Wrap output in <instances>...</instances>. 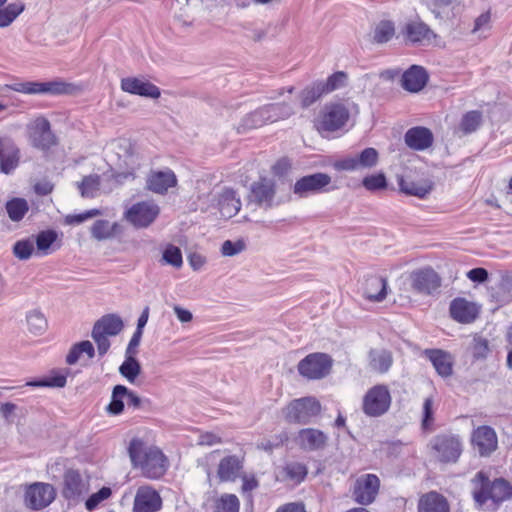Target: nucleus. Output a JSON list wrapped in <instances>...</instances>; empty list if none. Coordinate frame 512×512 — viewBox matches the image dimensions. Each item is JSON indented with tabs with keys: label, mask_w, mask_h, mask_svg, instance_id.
Segmentation results:
<instances>
[{
	"label": "nucleus",
	"mask_w": 512,
	"mask_h": 512,
	"mask_svg": "<svg viewBox=\"0 0 512 512\" xmlns=\"http://www.w3.org/2000/svg\"><path fill=\"white\" fill-rule=\"evenodd\" d=\"M473 497L480 508L495 509L498 503L512 497V487L504 479L490 482L484 473H477Z\"/></svg>",
	"instance_id": "2"
},
{
	"label": "nucleus",
	"mask_w": 512,
	"mask_h": 512,
	"mask_svg": "<svg viewBox=\"0 0 512 512\" xmlns=\"http://www.w3.org/2000/svg\"><path fill=\"white\" fill-rule=\"evenodd\" d=\"M4 89L28 95H62L70 93L72 85L63 81H25L5 85Z\"/></svg>",
	"instance_id": "4"
},
{
	"label": "nucleus",
	"mask_w": 512,
	"mask_h": 512,
	"mask_svg": "<svg viewBox=\"0 0 512 512\" xmlns=\"http://www.w3.org/2000/svg\"><path fill=\"white\" fill-rule=\"evenodd\" d=\"M161 261L176 269L181 268L183 265V257L180 248L173 244H168L162 252Z\"/></svg>",
	"instance_id": "46"
},
{
	"label": "nucleus",
	"mask_w": 512,
	"mask_h": 512,
	"mask_svg": "<svg viewBox=\"0 0 512 512\" xmlns=\"http://www.w3.org/2000/svg\"><path fill=\"white\" fill-rule=\"evenodd\" d=\"M57 233L53 230L41 231L36 236V246L39 253L43 255L48 254L51 245L56 241Z\"/></svg>",
	"instance_id": "51"
},
{
	"label": "nucleus",
	"mask_w": 512,
	"mask_h": 512,
	"mask_svg": "<svg viewBox=\"0 0 512 512\" xmlns=\"http://www.w3.org/2000/svg\"><path fill=\"white\" fill-rule=\"evenodd\" d=\"M364 295L367 299L381 302L387 295V281L377 275H369L365 279Z\"/></svg>",
	"instance_id": "29"
},
{
	"label": "nucleus",
	"mask_w": 512,
	"mask_h": 512,
	"mask_svg": "<svg viewBox=\"0 0 512 512\" xmlns=\"http://www.w3.org/2000/svg\"><path fill=\"white\" fill-rule=\"evenodd\" d=\"M177 184L175 173L171 169L161 171H151L148 175L146 187L148 190L157 193L165 194L169 188Z\"/></svg>",
	"instance_id": "24"
},
{
	"label": "nucleus",
	"mask_w": 512,
	"mask_h": 512,
	"mask_svg": "<svg viewBox=\"0 0 512 512\" xmlns=\"http://www.w3.org/2000/svg\"><path fill=\"white\" fill-rule=\"evenodd\" d=\"M391 405V395L384 385H376L369 389L363 398V412L370 417L385 414Z\"/></svg>",
	"instance_id": "9"
},
{
	"label": "nucleus",
	"mask_w": 512,
	"mask_h": 512,
	"mask_svg": "<svg viewBox=\"0 0 512 512\" xmlns=\"http://www.w3.org/2000/svg\"><path fill=\"white\" fill-rule=\"evenodd\" d=\"M426 354L440 376L448 377L452 374V360L448 353L442 350H427Z\"/></svg>",
	"instance_id": "33"
},
{
	"label": "nucleus",
	"mask_w": 512,
	"mask_h": 512,
	"mask_svg": "<svg viewBox=\"0 0 512 512\" xmlns=\"http://www.w3.org/2000/svg\"><path fill=\"white\" fill-rule=\"evenodd\" d=\"M261 107L256 109L255 111L247 114L241 121L240 125L238 126L239 132H244L249 129H254L263 126L266 124V119L264 117V114L262 115Z\"/></svg>",
	"instance_id": "47"
},
{
	"label": "nucleus",
	"mask_w": 512,
	"mask_h": 512,
	"mask_svg": "<svg viewBox=\"0 0 512 512\" xmlns=\"http://www.w3.org/2000/svg\"><path fill=\"white\" fill-rule=\"evenodd\" d=\"M333 359L325 353H311L297 365L299 374L308 380H318L326 377L332 368Z\"/></svg>",
	"instance_id": "5"
},
{
	"label": "nucleus",
	"mask_w": 512,
	"mask_h": 512,
	"mask_svg": "<svg viewBox=\"0 0 512 512\" xmlns=\"http://www.w3.org/2000/svg\"><path fill=\"white\" fill-rule=\"evenodd\" d=\"M434 409H433V399L428 397L424 400L423 403V415L421 425L424 430H428L431 428L434 422Z\"/></svg>",
	"instance_id": "59"
},
{
	"label": "nucleus",
	"mask_w": 512,
	"mask_h": 512,
	"mask_svg": "<svg viewBox=\"0 0 512 512\" xmlns=\"http://www.w3.org/2000/svg\"><path fill=\"white\" fill-rule=\"evenodd\" d=\"M412 289L423 295H432L441 286V278L438 273L430 267L418 269L410 274Z\"/></svg>",
	"instance_id": "15"
},
{
	"label": "nucleus",
	"mask_w": 512,
	"mask_h": 512,
	"mask_svg": "<svg viewBox=\"0 0 512 512\" xmlns=\"http://www.w3.org/2000/svg\"><path fill=\"white\" fill-rule=\"evenodd\" d=\"M404 140L409 148L422 151L432 145L433 134L428 128L413 127L405 133Z\"/></svg>",
	"instance_id": "27"
},
{
	"label": "nucleus",
	"mask_w": 512,
	"mask_h": 512,
	"mask_svg": "<svg viewBox=\"0 0 512 512\" xmlns=\"http://www.w3.org/2000/svg\"><path fill=\"white\" fill-rule=\"evenodd\" d=\"M451 317L459 323L473 322L479 313L475 303L465 298H456L450 303L449 307Z\"/></svg>",
	"instance_id": "25"
},
{
	"label": "nucleus",
	"mask_w": 512,
	"mask_h": 512,
	"mask_svg": "<svg viewBox=\"0 0 512 512\" xmlns=\"http://www.w3.org/2000/svg\"><path fill=\"white\" fill-rule=\"evenodd\" d=\"M321 405L312 397L296 399L285 409V416L289 422L307 424L313 417L319 415Z\"/></svg>",
	"instance_id": "8"
},
{
	"label": "nucleus",
	"mask_w": 512,
	"mask_h": 512,
	"mask_svg": "<svg viewBox=\"0 0 512 512\" xmlns=\"http://www.w3.org/2000/svg\"><path fill=\"white\" fill-rule=\"evenodd\" d=\"M29 138L36 148L47 150L56 144L50 122L44 117L36 118L29 126Z\"/></svg>",
	"instance_id": "16"
},
{
	"label": "nucleus",
	"mask_w": 512,
	"mask_h": 512,
	"mask_svg": "<svg viewBox=\"0 0 512 512\" xmlns=\"http://www.w3.org/2000/svg\"><path fill=\"white\" fill-rule=\"evenodd\" d=\"M28 203L25 199L14 198L6 203V210L12 221H20L28 211Z\"/></svg>",
	"instance_id": "45"
},
{
	"label": "nucleus",
	"mask_w": 512,
	"mask_h": 512,
	"mask_svg": "<svg viewBox=\"0 0 512 512\" xmlns=\"http://www.w3.org/2000/svg\"><path fill=\"white\" fill-rule=\"evenodd\" d=\"M432 457L440 463H456L463 451L460 436L455 434H439L429 442Z\"/></svg>",
	"instance_id": "3"
},
{
	"label": "nucleus",
	"mask_w": 512,
	"mask_h": 512,
	"mask_svg": "<svg viewBox=\"0 0 512 512\" xmlns=\"http://www.w3.org/2000/svg\"><path fill=\"white\" fill-rule=\"evenodd\" d=\"M419 512H449V504L444 496L437 492L423 495L418 503Z\"/></svg>",
	"instance_id": "30"
},
{
	"label": "nucleus",
	"mask_w": 512,
	"mask_h": 512,
	"mask_svg": "<svg viewBox=\"0 0 512 512\" xmlns=\"http://www.w3.org/2000/svg\"><path fill=\"white\" fill-rule=\"evenodd\" d=\"M480 123L481 113L478 111H470L463 116L460 127L465 133H471L479 127Z\"/></svg>",
	"instance_id": "55"
},
{
	"label": "nucleus",
	"mask_w": 512,
	"mask_h": 512,
	"mask_svg": "<svg viewBox=\"0 0 512 512\" xmlns=\"http://www.w3.org/2000/svg\"><path fill=\"white\" fill-rule=\"evenodd\" d=\"M119 225L108 220H97L90 228L91 235L98 241H103L113 238L119 232Z\"/></svg>",
	"instance_id": "35"
},
{
	"label": "nucleus",
	"mask_w": 512,
	"mask_h": 512,
	"mask_svg": "<svg viewBox=\"0 0 512 512\" xmlns=\"http://www.w3.org/2000/svg\"><path fill=\"white\" fill-rule=\"evenodd\" d=\"M262 115L266 122H276L281 119H286L294 114L293 107L288 103H273L261 107Z\"/></svg>",
	"instance_id": "34"
},
{
	"label": "nucleus",
	"mask_w": 512,
	"mask_h": 512,
	"mask_svg": "<svg viewBox=\"0 0 512 512\" xmlns=\"http://www.w3.org/2000/svg\"><path fill=\"white\" fill-rule=\"evenodd\" d=\"M89 481L73 469L64 474L63 497L73 503H79L89 492Z\"/></svg>",
	"instance_id": "14"
},
{
	"label": "nucleus",
	"mask_w": 512,
	"mask_h": 512,
	"mask_svg": "<svg viewBox=\"0 0 512 512\" xmlns=\"http://www.w3.org/2000/svg\"><path fill=\"white\" fill-rule=\"evenodd\" d=\"M55 497L56 491L51 484L35 482L26 488L24 503L32 510H41L49 506Z\"/></svg>",
	"instance_id": "11"
},
{
	"label": "nucleus",
	"mask_w": 512,
	"mask_h": 512,
	"mask_svg": "<svg viewBox=\"0 0 512 512\" xmlns=\"http://www.w3.org/2000/svg\"><path fill=\"white\" fill-rule=\"evenodd\" d=\"M349 119V111L342 104H327L315 121L320 132H334L342 128Z\"/></svg>",
	"instance_id": "6"
},
{
	"label": "nucleus",
	"mask_w": 512,
	"mask_h": 512,
	"mask_svg": "<svg viewBox=\"0 0 512 512\" xmlns=\"http://www.w3.org/2000/svg\"><path fill=\"white\" fill-rule=\"evenodd\" d=\"M221 443V437L213 432L201 433L197 439V444L200 446H213Z\"/></svg>",
	"instance_id": "64"
},
{
	"label": "nucleus",
	"mask_w": 512,
	"mask_h": 512,
	"mask_svg": "<svg viewBox=\"0 0 512 512\" xmlns=\"http://www.w3.org/2000/svg\"><path fill=\"white\" fill-rule=\"evenodd\" d=\"M34 251V242L30 239L17 241L13 246V254L20 260H27Z\"/></svg>",
	"instance_id": "54"
},
{
	"label": "nucleus",
	"mask_w": 512,
	"mask_h": 512,
	"mask_svg": "<svg viewBox=\"0 0 512 512\" xmlns=\"http://www.w3.org/2000/svg\"><path fill=\"white\" fill-rule=\"evenodd\" d=\"M489 342L482 337H475L472 344V354L475 359H484L488 355Z\"/></svg>",
	"instance_id": "58"
},
{
	"label": "nucleus",
	"mask_w": 512,
	"mask_h": 512,
	"mask_svg": "<svg viewBox=\"0 0 512 512\" xmlns=\"http://www.w3.org/2000/svg\"><path fill=\"white\" fill-rule=\"evenodd\" d=\"M295 441L304 450L316 451L326 446L328 436L321 430L305 428L298 432Z\"/></svg>",
	"instance_id": "23"
},
{
	"label": "nucleus",
	"mask_w": 512,
	"mask_h": 512,
	"mask_svg": "<svg viewBox=\"0 0 512 512\" xmlns=\"http://www.w3.org/2000/svg\"><path fill=\"white\" fill-rule=\"evenodd\" d=\"M395 33L394 25L391 21H381L374 30L373 39L377 43H385L389 41Z\"/></svg>",
	"instance_id": "49"
},
{
	"label": "nucleus",
	"mask_w": 512,
	"mask_h": 512,
	"mask_svg": "<svg viewBox=\"0 0 512 512\" xmlns=\"http://www.w3.org/2000/svg\"><path fill=\"white\" fill-rule=\"evenodd\" d=\"M379 154L372 147L365 148L359 155L347 156L334 162L337 171H356L371 169L378 163Z\"/></svg>",
	"instance_id": "13"
},
{
	"label": "nucleus",
	"mask_w": 512,
	"mask_h": 512,
	"mask_svg": "<svg viewBox=\"0 0 512 512\" xmlns=\"http://www.w3.org/2000/svg\"><path fill=\"white\" fill-rule=\"evenodd\" d=\"M240 502L234 494H223L216 502L215 512H239Z\"/></svg>",
	"instance_id": "50"
},
{
	"label": "nucleus",
	"mask_w": 512,
	"mask_h": 512,
	"mask_svg": "<svg viewBox=\"0 0 512 512\" xmlns=\"http://www.w3.org/2000/svg\"><path fill=\"white\" fill-rule=\"evenodd\" d=\"M406 38L413 43H428L435 37L430 28L419 21H412L406 24L405 27Z\"/></svg>",
	"instance_id": "31"
},
{
	"label": "nucleus",
	"mask_w": 512,
	"mask_h": 512,
	"mask_svg": "<svg viewBox=\"0 0 512 512\" xmlns=\"http://www.w3.org/2000/svg\"><path fill=\"white\" fill-rule=\"evenodd\" d=\"M211 201L219 210L221 216L231 218L241 209V199L239 194L232 188H215L211 194Z\"/></svg>",
	"instance_id": "10"
},
{
	"label": "nucleus",
	"mask_w": 512,
	"mask_h": 512,
	"mask_svg": "<svg viewBox=\"0 0 512 512\" xmlns=\"http://www.w3.org/2000/svg\"><path fill=\"white\" fill-rule=\"evenodd\" d=\"M125 393H127V387L124 385H116L113 388L111 401L107 406V412L112 415H119L124 410Z\"/></svg>",
	"instance_id": "42"
},
{
	"label": "nucleus",
	"mask_w": 512,
	"mask_h": 512,
	"mask_svg": "<svg viewBox=\"0 0 512 512\" xmlns=\"http://www.w3.org/2000/svg\"><path fill=\"white\" fill-rule=\"evenodd\" d=\"M331 183V177L326 173H314L298 179L293 186V193L299 198L329 191L326 187Z\"/></svg>",
	"instance_id": "12"
},
{
	"label": "nucleus",
	"mask_w": 512,
	"mask_h": 512,
	"mask_svg": "<svg viewBox=\"0 0 512 512\" xmlns=\"http://www.w3.org/2000/svg\"><path fill=\"white\" fill-rule=\"evenodd\" d=\"M400 191L411 196L424 198L430 192V186L414 182L405 177L398 178Z\"/></svg>",
	"instance_id": "39"
},
{
	"label": "nucleus",
	"mask_w": 512,
	"mask_h": 512,
	"mask_svg": "<svg viewBox=\"0 0 512 512\" xmlns=\"http://www.w3.org/2000/svg\"><path fill=\"white\" fill-rule=\"evenodd\" d=\"M24 8L22 2L10 3L4 8H0V27L9 26L24 11Z\"/></svg>",
	"instance_id": "43"
},
{
	"label": "nucleus",
	"mask_w": 512,
	"mask_h": 512,
	"mask_svg": "<svg viewBox=\"0 0 512 512\" xmlns=\"http://www.w3.org/2000/svg\"><path fill=\"white\" fill-rule=\"evenodd\" d=\"M112 494L109 487H102L98 492L92 494L85 502L88 511L96 509L103 501L107 500Z\"/></svg>",
	"instance_id": "56"
},
{
	"label": "nucleus",
	"mask_w": 512,
	"mask_h": 512,
	"mask_svg": "<svg viewBox=\"0 0 512 512\" xmlns=\"http://www.w3.org/2000/svg\"><path fill=\"white\" fill-rule=\"evenodd\" d=\"M325 93L322 81H317L305 87L299 94L302 108H308L319 100Z\"/></svg>",
	"instance_id": "37"
},
{
	"label": "nucleus",
	"mask_w": 512,
	"mask_h": 512,
	"mask_svg": "<svg viewBox=\"0 0 512 512\" xmlns=\"http://www.w3.org/2000/svg\"><path fill=\"white\" fill-rule=\"evenodd\" d=\"M91 337L97 345V351L99 356H104L110 348V341L108 339L109 335L103 334L100 331L92 329Z\"/></svg>",
	"instance_id": "61"
},
{
	"label": "nucleus",
	"mask_w": 512,
	"mask_h": 512,
	"mask_svg": "<svg viewBox=\"0 0 512 512\" xmlns=\"http://www.w3.org/2000/svg\"><path fill=\"white\" fill-rule=\"evenodd\" d=\"M162 507V498L159 493L150 486H140L137 489L133 512H157Z\"/></svg>",
	"instance_id": "18"
},
{
	"label": "nucleus",
	"mask_w": 512,
	"mask_h": 512,
	"mask_svg": "<svg viewBox=\"0 0 512 512\" xmlns=\"http://www.w3.org/2000/svg\"><path fill=\"white\" fill-rule=\"evenodd\" d=\"M101 212L100 210L98 209H91V210H88L84 213H80V214H74V215H67L65 217V223L68 224V225H78L84 221H86L87 219H90V218H93L97 215H100Z\"/></svg>",
	"instance_id": "62"
},
{
	"label": "nucleus",
	"mask_w": 512,
	"mask_h": 512,
	"mask_svg": "<svg viewBox=\"0 0 512 512\" xmlns=\"http://www.w3.org/2000/svg\"><path fill=\"white\" fill-rule=\"evenodd\" d=\"M490 12H484L475 19L472 33L482 35L490 29Z\"/></svg>",
	"instance_id": "63"
},
{
	"label": "nucleus",
	"mask_w": 512,
	"mask_h": 512,
	"mask_svg": "<svg viewBox=\"0 0 512 512\" xmlns=\"http://www.w3.org/2000/svg\"><path fill=\"white\" fill-rule=\"evenodd\" d=\"M362 185L368 191L374 192L387 187V180L384 173L372 174L363 178Z\"/></svg>",
	"instance_id": "53"
},
{
	"label": "nucleus",
	"mask_w": 512,
	"mask_h": 512,
	"mask_svg": "<svg viewBox=\"0 0 512 512\" xmlns=\"http://www.w3.org/2000/svg\"><path fill=\"white\" fill-rule=\"evenodd\" d=\"M471 441L481 456L490 455L498 445L497 435L489 426H479L475 429Z\"/></svg>",
	"instance_id": "20"
},
{
	"label": "nucleus",
	"mask_w": 512,
	"mask_h": 512,
	"mask_svg": "<svg viewBox=\"0 0 512 512\" xmlns=\"http://www.w3.org/2000/svg\"><path fill=\"white\" fill-rule=\"evenodd\" d=\"M66 376L64 375H56L49 377L44 380L39 381H31L28 382L27 385L33 386V387H58L62 388L66 385Z\"/></svg>",
	"instance_id": "57"
},
{
	"label": "nucleus",
	"mask_w": 512,
	"mask_h": 512,
	"mask_svg": "<svg viewBox=\"0 0 512 512\" xmlns=\"http://www.w3.org/2000/svg\"><path fill=\"white\" fill-rule=\"evenodd\" d=\"M244 249L245 243L242 240H238L236 242L226 240L221 246V253L223 256L232 257L241 253Z\"/></svg>",
	"instance_id": "60"
},
{
	"label": "nucleus",
	"mask_w": 512,
	"mask_h": 512,
	"mask_svg": "<svg viewBox=\"0 0 512 512\" xmlns=\"http://www.w3.org/2000/svg\"><path fill=\"white\" fill-rule=\"evenodd\" d=\"M132 464L140 468L142 474L150 479H158L167 470V459L155 446H148L140 439H133L129 445Z\"/></svg>",
	"instance_id": "1"
},
{
	"label": "nucleus",
	"mask_w": 512,
	"mask_h": 512,
	"mask_svg": "<svg viewBox=\"0 0 512 512\" xmlns=\"http://www.w3.org/2000/svg\"><path fill=\"white\" fill-rule=\"evenodd\" d=\"M428 81L426 70L417 65L411 66L402 74V87L412 93L421 91Z\"/></svg>",
	"instance_id": "26"
},
{
	"label": "nucleus",
	"mask_w": 512,
	"mask_h": 512,
	"mask_svg": "<svg viewBox=\"0 0 512 512\" xmlns=\"http://www.w3.org/2000/svg\"><path fill=\"white\" fill-rule=\"evenodd\" d=\"M101 178L97 174L85 176L81 182L77 184L80 194L84 198H95L100 189Z\"/></svg>",
	"instance_id": "40"
},
{
	"label": "nucleus",
	"mask_w": 512,
	"mask_h": 512,
	"mask_svg": "<svg viewBox=\"0 0 512 512\" xmlns=\"http://www.w3.org/2000/svg\"><path fill=\"white\" fill-rule=\"evenodd\" d=\"M121 89L124 92L142 97L159 98L160 89L149 81L136 77H127L121 80Z\"/></svg>",
	"instance_id": "22"
},
{
	"label": "nucleus",
	"mask_w": 512,
	"mask_h": 512,
	"mask_svg": "<svg viewBox=\"0 0 512 512\" xmlns=\"http://www.w3.org/2000/svg\"><path fill=\"white\" fill-rule=\"evenodd\" d=\"M160 207L153 200L140 201L126 210L124 217L135 228L149 227L158 217Z\"/></svg>",
	"instance_id": "7"
},
{
	"label": "nucleus",
	"mask_w": 512,
	"mask_h": 512,
	"mask_svg": "<svg viewBox=\"0 0 512 512\" xmlns=\"http://www.w3.org/2000/svg\"><path fill=\"white\" fill-rule=\"evenodd\" d=\"M123 327L124 324L120 316L108 314L96 321L93 329L109 336H116L122 331Z\"/></svg>",
	"instance_id": "32"
},
{
	"label": "nucleus",
	"mask_w": 512,
	"mask_h": 512,
	"mask_svg": "<svg viewBox=\"0 0 512 512\" xmlns=\"http://www.w3.org/2000/svg\"><path fill=\"white\" fill-rule=\"evenodd\" d=\"M82 354H86L89 359L95 356V349L90 341L85 340L74 344L66 356L67 364H76Z\"/></svg>",
	"instance_id": "38"
},
{
	"label": "nucleus",
	"mask_w": 512,
	"mask_h": 512,
	"mask_svg": "<svg viewBox=\"0 0 512 512\" xmlns=\"http://www.w3.org/2000/svg\"><path fill=\"white\" fill-rule=\"evenodd\" d=\"M283 472L285 473V477L289 480L300 483L307 475V467L299 462H290L285 465Z\"/></svg>",
	"instance_id": "48"
},
{
	"label": "nucleus",
	"mask_w": 512,
	"mask_h": 512,
	"mask_svg": "<svg viewBox=\"0 0 512 512\" xmlns=\"http://www.w3.org/2000/svg\"><path fill=\"white\" fill-rule=\"evenodd\" d=\"M19 163V149L9 140L0 139V170L11 173Z\"/></svg>",
	"instance_id": "28"
},
{
	"label": "nucleus",
	"mask_w": 512,
	"mask_h": 512,
	"mask_svg": "<svg viewBox=\"0 0 512 512\" xmlns=\"http://www.w3.org/2000/svg\"><path fill=\"white\" fill-rule=\"evenodd\" d=\"M276 185L272 179L261 178L251 186V199L259 207L270 209L274 205Z\"/></svg>",
	"instance_id": "19"
},
{
	"label": "nucleus",
	"mask_w": 512,
	"mask_h": 512,
	"mask_svg": "<svg viewBox=\"0 0 512 512\" xmlns=\"http://www.w3.org/2000/svg\"><path fill=\"white\" fill-rule=\"evenodd\" d=\"M141 372L138 360L133 356H125L124 362L119 367V373L130 383H134Z\"/></svg>",
	"instance_id": "44"
},
{
	"label": "nucleus",
	"mask_w": 512,
	"mask_h": 512,
	"mask_svg": "<svg viewBox=\"0 0 512 512\" xmlns=\"http://www.w3.org/2000/svg\"><path fill=\"white\" fill-rule=\"evenodd\" d=\"M371 368L379 373H385L392 365V354L384 349L371 350L369 353Z\"/></svg>",
	"instance_id": "36"
},
{
	"label": "nucleus",
	"mask_w": 512,
	"mask_h": 512,
	"mask_svg": "<svg viewBox=\"0 0 512 512\" xmlns=\"http://www.w3.org/2000/svg\"><path fill=\"white\" fill-rule=\"evenodd\" d=\"M26 321L30 333L34 335H42L46 331L48 326L44 314L37 309H34L27 313Z\"/></svg>",
	"instance_id": "41"
},
{
	"label": "nucleus",
	"mask_w": 512,
	"mask_h": 512,
	"mask_svg": "<svg viewBox=\"0 0 512 512\" xmlns=\"http://www.w3.org/2000/svg\"><path fill=\"white\" fill-rule=\"evenodd\" d=\"M244 458L238 455L223 457L217 467V476L221 482H234L241 477Z\"/></svg>",
	"instance_id": "21"
},
{
	"label": "nucleus",
	"mask_w": 512,
	"mask_h": 512,
	"mask_svg": "<svg viewBox=\"0 0 512 512\" xmlns=\"http://www.w3.org/2000/svg\"><path fill=\"white\" fill-rule=\"evenodd\" d=\"M346 83L347 74L342 71H338L329 76L326 81H322V85L326 94L345 87Z\"/></svg>",
	"instance_id": "52"
},
{
	"label": "nucleus",
	"mask_w": 512,
	"mask_h": 512,
	"mask_svg": "<svg viewBox=\"0 0 512 512\" xmlns=\"http://www.w3.org/2000/svg\"><path fill=\"white\" fill-rule=\"evenodd\" d=\"M380 480L374 474H365L359 477L354 484V500L361 505L371 504L379 491Z\"/></svg>",
	"instance_id": "17"
}]
</instances>
